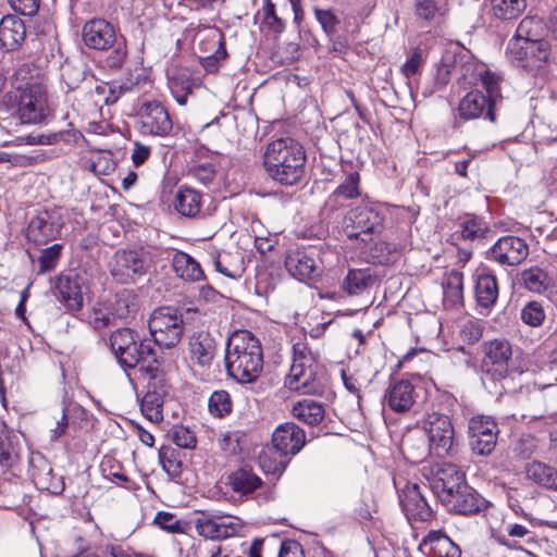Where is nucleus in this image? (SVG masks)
<instances>
[{
	"instance_id": "obj_14",
	"label": "nucleus",
	"mask_w": 557,
	"mask_h": 557,
	"mask_svg": "<svg viewBox=\"0 0 557 557\" xmlns=\"http://www.w3.org/2000/svg\"><path fill=\"white\" fill-rule=\"evenodd\" d=\"M467 484L465 473L456 465L442 462L433 471L430 487L443 504L456 490H461Z\"/></svg>"
},
{
	"instance_id": "obj_10",
	"label": "nucleus",
	"mask_w": 557,
	"mask_h": 557,
	"mask_svg": "<svg viewBox=\"0 0 557 557\" xmlns=\"http://www.w3.org/2000/svg\"><path fill=\"white\" fill-rule=\"evenodd\" d=\"M148 326L156 345L173 348L184 333L183 314L173 307L158 308L150 315Z\"/></svg>"
},
{
	"instance_id": "obj_45",
	"label": "nucleus",
	"mask_w": 557,
	"mask_h": 557,
	"mask_svg": "<svg viewBox=\"0 0 557 557\" xmlns=\"http://www.w3.org/2000/svg\"><path fill=\"white\" fill-rule=\"evenodd\" d=\"M159 462L162 469L172 478H178L183 471V458L177 448L162 446L159 449Z\"/></svg>"
},
{
	"instance_id": "obj_27",
	"label": "nucleus",
	"mask_w": 557,
	"mask_h": 557,
	"mask_svg": "<svg viewBox=\"0 0 557 557\" xmlns=\"http://www.w3.org/2000/svg\"><path fill=\"white\" fill-rule=\"evenodd\" d=\"M59 232V223L48 212H42L30 220L27 238L36 245H44L54 239Z\"/></svg>"
},
{
	"instance_id": "obj_59",
	"label": "nucleus",
	"mask_w": 557,
	"mask_h": 557,
	"mask_svg": "<svg viewBox=\"0 0 557 557\" xmlns=\"http://www.w3.org/2000/svg\"><path fill=\"white\" fill-rule=\"evenodd\" d=\"M113 50L107 58V64L109 67L120 69L127 57L126 44L123 37H119L116 44L111 47Z\"/></svg>"
},
{
	"instance_id": "obj_36",
	"label": "nucleus",
	"mask_w": 557,
	"mask_h": 557,
	"mask_svg": "<svg viewBox=\"0 0 557 557\" xmlns=\"http://www.w3.org/2000/svg\"><path fill=\"white\" fill-rule=\"evenodd\" d=\"M172 267L177 276L184 281L196 282L203 277L200 264L186 252H175L172 259Z\"/></svg>"
},
{
	"instance_id": "obj_63",
	"label": "nucleus",
	"mask_w": 557,
	"mask_h": 557,
	"mask_svg": "<svg viewBox=\"0 0 557 557\" xmlns=\"http://www.w3.org/2000/svg\"><path fill=\"white\" fill-rule=\"evenodd\" d=\"M189 175L199 183L208 185L209 183L212 182L215 175V170L213 164L206 162L190 168Z\"/></svg>"
},
{
	"instance_id": "obj_8",
	"label": "nucleus",
	"mask_w": 557,
	"mask_h": 557,
	"mask_svg": "<svg viewBox=\"0 0 557 557\" xmlns=\"http://www.w3.org/2000/svg\"><path fill=\"white\" fill-rule=\"evenodd\" d=\"M385 214L383 208L373 202H367L351 208L343 221V231L350 239L368 244L373 236L382 233Z\"/></svg>"
},
{
	"instance_id": "obj_56",
	"label": "nucleus",
	"mask_w": 557,
	"mask_h": 557,
	"mask_svg": "<svg viewBox=\"0 0 557 557\" xmlns=\"http://www.w3.org/2000/svg\"><path fill=\"white\" fill-rule=\"evenodd\" d=\"M481 85L486 91V97L493 102L500 97V76L491 71H484L480 74Z\"/></svg>"
},
{
	"instance_id": "obj_54",
	"label": "nucleus",
	"mask_w": 557,
	"mask_h": 557,
	"mask_svg": "<svg viewBox=\"0 0 557 557\" xmlns=\"http://www.w3.org/2000/svg\"><path fill=\"white\" fill-rule=\"evenodd\" d=\"M395 246L387 242H376L369 251V258L373 263H387L394 258Z\"/></svg>"
},
{
	"instance_id": "obj_42",
	"label": "nucleus",
	"mask_w": 557,
	"mask_h": 557,
	"mask_svg": "<svg viewBox=\"0 0 557 557\" xmlns=\"http://www.w3.org/2000/svg\"><path fill=\"white\" fill-rule=\"evenodd\" d=\"M213 264L218 272L233 280L240 278L245 271L244 261L239 253H219L218 257L214 258Z\"/></svg>"
},
{
	"instance_id": "obj_6",
	"label": "nucleus",
	"mask_w": 557,
	"mask_h": 557,
	"mask_svg": "<svg viewBox=\"0 0 557 557\" xmlns=\"http://www.w3.org/2000/svg\"><path fill=\"white\" fill-rule=\"evenodd\" d=\"M545 26L536 16H527L518 25L515 36L509 40L507 53L515 60L529 57L545 61L548 57V42L543 39Z\"/></svg>"
},
{
	"instance_id": "obj_49",
	"label": "nucleus",
	"mask_w": 557,
	"mask_h": 557,
	"mask_svg": "<svg viewBox=\"0 0 557 557\" xmlns=\"http://www.w3.org/2000/svg\"><path fill=\"white\" fill-rule=\"evenodd\" d=\"M196 529L203 537L223 540L220 516L202 517L197 519Z\"/></svg>"
},
{
	"instance_id": "obj_51",
	"label": "nucleus",
	"mask_w": 557,
	"mask_h": 557,
	"mask_svg": "<svg viewBox=\"0 0 557 557\" xmlns=\"http://www.w3.org/2000/svg\"><path fill=\"white\" fill-rule=\"evenodd\" d=\"M245 434L239 431L222 432L218 437L219 447L228 455H237L243 449Z\"/></svg>"
},
{
	"instance_id": "obj_61",
	"label": "nucleus",
	"mask_w": 557,
	"mask_h": 557,
	"mask_svg": "<svg viewBox=\"0 0 557 557\" xmlns=\"http://www.w3.org/2000/svg\"><path fill=\"white\" fill-rule=\"evenodd\" d=\"M263 23L276 34H281L285 28L283 20L275 14L274 4L270 0H267L263 7Z\"/></svg>"
},
{
	"instance_id": "obj_2",
	"label": "nucleus",
	"mask_w": 557,
	"mask_h": 557,
	"mask_svg": "<svg viewBox=\"0 0 557 557\" xmlns=\"http://www.w3.org/2000/svg\"><path fill=\"white\" fill-rule=\"evenodd\" d=\"M263 165L272 181L284 186H293L304 177L306 152L296 140L280 138L267 146Z\"/></svg>"
},
{
	"instance_id": "obj_44",
	"label": "nucleus",
	"mask_w": 557,
	"mask_h": 557,
	"mask_svg": "<svg viewBox=\"0 0 557 557\" xmlns=\"http://www.w3.org/2000/svg\"><path fill=\"white\" fill-rule=\"evenodd\" d=\"M208 41L212 44L214 51L212 54L201 57L200 62L208 73H214L219 69L220 60L225 59L227 53L225 50L223 37L218 30H212L208 35Z\"/></svg>"
},
{
	"instance_id": "obj_40",
	"label": "nucleus",
	"mask_w": 557,
	"mask_h": 557,
	"mask_svg": "<svg viewBox=\"0 0 557 557\" xmlns=\"http://www.w3.org/2000/svg\"><path fill=\"white\" fill-rule=\"evenodd\" d=\"M259 465L265 473L281 475L286 469L289 457L278 451L273 445L262 449L258 457Z\"/></svg>"
},
{
	"instance_id": "obj_43",
	"label": "nucleus",
	"mask_w": 557,
	"mask_h": 557,
	"mask_svg": "<svg viewBox=\"0 0 557 557\" xmlns=\"http://www.w3.org/2000/svg\"><path fill=\"white\" fill-rule=\"evenodd\" d=\"M138 310L137 296L132 289H122L115 294L112 304V313L119 319L126 320L135 315Z\"/></svg>"
},
{
	"instance_id": "obj_57",
	"label": "nucleus",
	"mask_w": 557,
	"mask_h": 557,
	"mask_svg": "<svg viewBox=\"0 0 557 557\" xmlns=\"http://www.w3.org/2000/svg\"><path fill=\"white\" fill-rule=\"evenodd\" d=\"M62 246L54 244L44 249L38 257L39 272H48L55 268V264L60 258Z\"/></svg>"
},
{
	"instance_id": "obj_16",
	"label": "nucleus",
	"mask_w": 557,
	"mask_h": 557,
	"mask_svg": "<svg viewBox=\"0 0 557 557\" xmlns=\"http://www.w3.org/2000/svg\"><path fill=\"white\" fill-rule=\"evenodd\" d=\"M22 123L39 124L49 114L47 97L38 85H32L22 91L17 109Z\"/></svg>"
},
{
	"instance_id": "obj_25",
	"label": "nucleus",
	"mask_w": 557,
	"mask_h": 557,
	"mask_svg": "<svg viewBox=\"0 0 557 557\" xmlns=\"http://www.w3.org/2000/svg\"><path fill=\"white\" fill-rule=\"evenodd\" d=\"M414 401V386L408 380L391 384L384 395V403L395 412L409 411Z\"/></svg>"
},
{
	"instance_id": "obj_30",
	"label": "nucleus",
	"mask_w": 557,
	"mask_h": 557,
	"mask_svg": "<svg viewBox=\"0 0 557 557\" xmlns=\"http://www.w3.org/2000/svg\"><path fill=\"white\" fill-rule=\"evenodd\" d=\"M30 475L35 485L40 490L54 494L62 491L59 479H55L52 473L50 462L40 454H36L30 458Z\"/></svg>"
},
{
	"instance_id": "obj_28",
	"label": "nucleus",
	"mask_w": 557,
	"mask_h": 557,
	"mask_svg": "<svg viewBox=\"0 0 557 557\" xmlns=\"http://www.w3.org/2000/svg\"><path fill=\"white\" fill-rule=\"evenodd\" d=\"M498 282L496 276L488 270L476 272L474 276V294L480 307L490 309L498 298Z\"/></svg>"
},
{
	"instance_id": "obj_64",
	"label": "nucleus",
	"mask_w": 557,
	"mask_h": 557,
	"mask_svg": "<svg viewBox=\"0 0 557 557\" xmlns=\"http://www.w3.org/2000/svg\"><path fill=\"white\" fill-rule=\"evenodd\" d=\"M314 15L317 21L321 24L323 30L327 35H333L336 32L338 20L329 10L315 9Z\"/></svg>"
},
{
	"instance_id": "obj_41",
	"label": "nucleus",
	"mask_w": 557,
	"mask_h": 557,
	"mask_svg": "<svg viewBox=\"0 0 557 557\" xmlns=\"http://www.w3.org/2000/svg\"><path fill=\"white\" fill-rule=\"evenodd\" d=\"M519 283L529 292L541 294L550 286V277L539 267L525 269L520 273Z\"/></svg>"
},
{
	"instance_id": "obj_34",
	"label": "nucleus",
	"mask_w": 557,
	"mask_h": 557,
	"mask_svg": "<svg viewBox=\"0 0 557 557\" xmlns=\"http://www.w3.org/2000/svg\"><path fill=\"white\" fill-rule=\"evenodd\" d=\"M375 282L370 268L351 269L343 281V289L350 296H359L369 290Z\"/></svg>"
},
{
	"instance_id": "obj_53",
	"label": "nucleus",
	"mask_w": 557,
	"mask_h": 557,
	"mask_svg": "<svg viewBox=\"0 0 557 557\" xmlns=\"http://www.w3.org/2000/svg\"><path fill=\"white\" fill-rule=\"evenodd\" d=\"M360 175L357 172L348 174L343 183H341L333 195L337 198L354 199L360 196L359 189Z\"/></svg>"
},
{
	"instance_id": "obj_18",
	"label": "nucleus",
	"mask_w": 557,
	"mask_h": 557,
	"mask_svg": "<svg viewBox=\"0 0 557 557\" xmlns=\"http://www.w3.org/2000/svg\"><path fill=\"white\" fill-rule=\"evenodd\" d=\"M188 359L193 367L210 369L216 354L214 337L207 331L195 332L188 338Z\"/></svg>"
},
{
	"instance_id": "obj_35",
	"label": "nucleus",
	"mask_w": 557,
	"mask_h": 557,
	"mask_svg": "<svg viewBox=\"0 0 557 557\" xmlns=\"http://www.w3.org/2000/svg\"><path fill=\"white\" fill-rule=\"evenodd\" d=\"M201 194L189 187H180L174 198V208L183 216L194 218L201 209Z\"/></svg>"
},
{
	"instance_id": "obj_58",
	"label": "nucleus",
	"mask_w": 557,
	"mask_h": 557,
	"mask_svg": "<svg viewBox=\"0 0 557 557\" xmlns=\"http://www.w3.org/2000/svg\"><path fill=\"white\" fill-rule=\"evenodd\" d=\"M482 335L483 327L480 321L468 319L461 324L459 336L465 343L474 344L480 341Z\"/></svg>"
},
{
	"instance_id": "obj_1",
	"label": "nucleus",
	"mask_w": 557,
	"mask_h": 557,
	"mask_svg": "<svg viewBox=\"0 0 557 557\" xmlns=\"http://www.w3.org/2000/svg\"><path fill=\"white\" fill-rule=\"evenodd\" d=\"M227 374L240 384L256 382L263 371V351L260 341L247 330L235 331L225 351Z\"/></svg>"
},
{
	"instance_id": "obj_60",
	"label": "nucleus",
	"mask_w": 557,
	"mask_h": 557,
	"mask_svg": "<svg viewBox=\"0 0 557 557\" xmlns=\"http://www.w3.org/2000/svg\"><path fill=\"white\" fill-rule=\"evenodd\" d=\"M223 540L242 534L245 523L235 516H220Z\"/></svg>"
},
{
	"instance_id": "obj_32",
	"label": "nucleus",
	"mask_w": 557,
	"mask_h": 557,
	"mask_svg": "<svg viewBox=\"0 0 557 557\" xmlns=\"http://www.w3.org/2000/svg\"><path fill=\"white\" fill-rule=\"evenodd\" d=\"M458 228L463 240L475 242L485 239L491 234L485 218L474 213H465L459 218Z\"/></svg>"
},
{
	"instance_id": "obj_48",
	"label": "nucleus",
	"mask_w": 557,
	"mask_h": 557,
	"mask_svg": "<svg viewBox=\"0 0 557 557\" xmlns=\"http://www.w3.org/2000/svg\"><path fill=\"white\" fill-rule=\"evenodd\" d=\"M545 310L540 301L531 300L527 302L520 312L522 322L529 326H541L545 320Z\"/></svg>"
},
{
	"instance_id": "obj_31",
	"label": "nucleus",
	"mask_w": 557,
	"mask_h": 557,
	"mask_svg": "<svg viewBox=\"0 0 557 557\" xmlns=\"http://www.w3.org/2000/svg\"><path fill=\"white\" fill-rule=\"evenodd\" d=\"M227 480L233 492L242 497H248L262 485L261 478L248 466L232 471Z\"/></svg>"
},
{
	"instance_id": "obj_33",
	"label": "nucleus",
	"mask_w": 557,
	"mask_h": 557,
	"mask_svg": "<svg viewBox=\"0 0 557 557\" xmlns=\"http://www.w3.org/2000/svg\"><path fill=\"white\" fill-rule=\"evenodd\" d=\"M169 89L180 106H185L196 82L188 70H178L168 76Z\"/></svg>"
},
{
	"instance_id": "obj_20",
	"label": "nucleus",
	"mask_w": 557,
	"mask_h": 557,
	"mask_svg": "<svg viewBox=\"0 0 557 557\" xmlns=\"http://www.w3.org/2000/svg\"><path fill=\"white\" fill-rule=\"evenodd\" d=\"M57 288L65 307L71 311H78L83 308L84 296L88 292L85 275L70 273L58 278Z\"/></svg>"
},
{
	"instance_id": "obj_21",
	"label": "nucleus",
	"mask_w": 557,
	"mask_h": 557,
	"mask_svg": "<svg viewBox=\"0 0 557 557\" xmlns=\"http://www.w3.org/2000/svg\"><path fill=\"white\" fill-rule=\"evenodd\" d=\"M400 504L408 520L428 521L433 510L418 484H407L400 495Z\"/></svg>"
},
{
	"instance_id": "obj_52",
	"label": "nucleus",
	"mask_w": 557,
	"mask_h": 557,
	"mask_svg": "<svg viewBox=\"0 0 557 557\" xmlns=\"http://www.w3.org/2000/svg\"><path fill=\"white\" fill-rule=\"evenodd\" d=\"M113 317L108 307L103 304H96L87 314V322L92 329L100 331L111 324Z\"/></svg>"
},
{
	"instance_id": "obj_9",
	"label": "nucleus",
	"mask_w": 557,
	"mask_h": 557,
	"mask_svg": "<svg viewBox=\"0 0 557 557\" xmlns=\"http://www.w3.org/2000/svg\"><path fill=\"white\" fill-rule=\"evenodd\" d=\"M137 379L145 382L147 388L140 401L143 414L150 422L160 423L163 420V403L166 394L165 379L160 364L140 367Z\"/></svg>"
},
{
	"instance_id": "obj_5",
	"label": "nucleus",
	"mask_w": 557,
	"mask_h": 557,
	"mask_svg": "<svg viewBox=\"0 0 557 557\" xmlns=\"http://www.w3.org/2000/svg\"><path fill=\"white\" fill-rule=\"evenodd\" d=\"M110 346L117 362L124 368L136 369L137 376L140 367L159 364L158 354L151 343L141 339L132 329L124 327L113 332Z\"/></svg>"
},
{
	"instance_id": "obj_13",
	"label": "nucleus",
	"mask_w": 557,
	"mask_h": 557,
	"mask_svg": "<svg viewBox=\"0 0 557 557\" xmlns=\"http://www.w3.org/2000/svg\"><path fill=\"white\" fill-rule=\"evenodd\" d=\"M469 444L472 451L480 456L490 455L496 445L498 426L490 416H474L468 425Z\"/></svg>"
},
{
	"instance_id": "obj_12",
	"label": "nucleus",
	"mask_w": 557,
	"mask_h": 557,
	"mask_svg": "<svg viewBox=\"0 0 557 557\" xmlns=\"http://www.w3.org/2000/svg\"><path fill=\"white\" fill-rule=\"evenodd\" d=\"M138 131L143 135L166 137L173 129L168 109L158 100L143 101L137 109Z\"/></svg>"
},
{
	"instance_id": "obj_4",
	"label": "nucleus",
	"mask_w": 557,
	"mask_h": 557,
	"mask_svg": "<svg viewBox=\"0 0 557 557\" xmlns=\"http://www.w3.org/2000/svg\"><path fill=\"white\" fill-rule=\"evenodd\" d=\"M165 251L153 246L117 250L110 264L112 276L122 284L134 283L150 273Z\"/></svg>"
},
{
	"instance_id": "obj_38",
	"label": "nucleus",
	"mask_w": 557,
	"mask_h": 557,
	"mask_svg": "<svg viewBox=\"0 0 557 557\" xmlns=\"http://www.w3.org/2000/svg\"><path fill=\"white\" fill-rule=\"evenodd\" d=\"M443 300L445 305L456 306L463 301V274L451 270L443 281Z\"/></svg>"
},
{
	"instance_id": "obj_22",
	"label": "nucleus",
	"mask_w": 557,
	"mask_h": 557,
	"mask_svg": "<svg viewBox=\"0 0 557 557\" xmlns=\"http://www.w3.org/2000/svg\"><path fill=\"white\" fill-rule=\"evenodd\" d=\"M305 443V431L293 422L278 425L272 435V445L288 457L299 453Z\"/></svg>"
},
{
	"instance_id": "obj_15",
	"label": "nucleus",
	"mask_w": 557,
	"mask_h": 557,
	"mask_svg": "<svg viewBox=\"0 0 557 557\" xmlns=\"http://www.w3.org/2000/svg\"><path fill=\"white\" fill-rule=\"evenodd\" d=\"M319 251L313 247L289 251L285 258L288 273L299 280H313L321 274Z\"/></svg>"
},
{
	"instance_id": "obj_47",
	"label": "nucleus",
	"mask_w": 557,
	"mask_h": 557,
	"mask_svg": "<svg viewBox=\"0 0 557 557\" xmlns=\"http://www.w3.org/2000/svg\"><path fill=\"white\" fill-rule=\"evenodd\" d=\"M103 478L123 485L129 481L122 463L112 456H104L100 463Z\"/></svg>"
},
{
	"instance_id": "obj_39",
	"label": "nucleus",
	"mask_w": 557,
	"mask_h": 557,
	"mask_svg": "<svg viewBox=\"0 0 557 557\" xmlns=\"http://www.w3.org/2000/svg\"><path fill=\"white\" fill-rule=\"evenodd\" d=\"M292 413L297 420L308 425H318L323 421L325 410L322 404L305 399L294 405Z\"/></svg>"
},
{
	"instance_id": "obj_46",
	"label": "nucleus",
	"mask_w": 557,
	"mask_h": 557,
	"mask_svg": "<svg viewBox=\"0 0 557 557\" xmlns=\"http://www.w3.org/2000/svg\"><path fill=\"white\" fill-rule=\"evenodd\" d=\"M493 14L499 20L518 17L527 8L525 0H491Z\"/></svg>"
},
{
	"instance_id": "obj_55",
	"label": "nucleus",
	"mask_w": 557,
	"mask_h": 557,
	"mask_svg": "<svg viewBox=\"0 0 557 557\" xmlns=\"http://www.w3.org/2000/svg\"><path fill=\"white\" fill-rule=\"evenodd\" d=\"M169 436L172 440V442L181 448L191 449L195 448L197 443L194 433L188 428H185L183 425L174 426L170 431Z\"/></svg>"
},
{
	"instance_id": "obj_19",
	"label": "nucleus",
	"mask_w": 557,
	"mask_h": 557,
	"mask_svg": "<svg viewBox=\"0 0 557 557\" xmlns=\"http://www.w3.org/2000/svg\"><path fill=\"white\" fill-rule=\"evenodd\" d=\"M84 44L94 50H108L116 44L115 27L104 18H92L85 23L82 32Z\"/></svg>"
},
{
	"instance_id": "obj_50",
	"label": "nucleus",
	"mask_w": 557,
	"mask_h": 557,
	"mask_svg": "<svg viewBox=\"0 0 557 557\" xmlns=\"http://www.w3.org/2000/svg\"><path fill=\"white\" fill-rule=\"evenodd\" d=\"M209 411L219 418L225 417L232 411L233 403L226 391H215L209 398Z\"/></svg>"
},
{
	"instance_id": "obj_24",
	"label": "nucleus",
	"mask_w": 557,
	"mask_h": 557,
	"mask_svg": "<svg viewBox=\"0 0 557 557\" xmlns=\"http://www.w3.org/2000/svg\"><path fill=\"white\" fill-rule=\"evenodd\" d=\"M494 104L482 91L472 90L468 92L459 102V116L463 120H473L483 117L491 122L495 121Z\"/></svg>"
},
{
	"instance_id": "obj_17",
	"label": "nucleus",
	"mask_w": 557,
	"mask_h": 557,
	"mask_svg": "<svg viewBox=\"0 0 557 557\" xmlns=\"http://www.w3.org/2000/svg\"><path fill=\"white\" fill-rule=\"evenodd\" d=\"M529 255L527 243L520 237L503 236L490 249V259L500 265L520 264Z\"/></svg>"
},
{
	"instance_id": "obj_37",
	"label": "nucleus",
	"mask_w": 557,
	"mask_h": 557,
	"mask_svg": "<svg viewBox=\"0 0 557 557\" xmlns=\"http://www.w3.org/2000/svg\"><path fill=\"white\" fill-rule=\"evenodd\" d=\"M528 479L545 488L557 491V469L541 461H532L527 465Z\"/></svg>"
},
{
	"instance_id": "obj_23",
	"label": "nucleus",
	"mask_w": 557,
	"mask_h": 557,
	"mask_svg": "<svg viewBox=\"0 0 557 557\" xmlns=\"http://www.w3.org/2000/svg\"><path fill=\"white\" fill-rule=\"evenodd\" d=\"M455 492L456 493L454 495L443 503L446 509L450 512L471 516L479 513L486 506L485 499L468 484L461 490H456Z\"/></svg>"
},
{
	"instance_id": "obj_3",
	"label": "nucleus",
	"mask_w": 557,
	"mask_h": 557,
	"mask_svg": "<svg viewBox=\"0 0 557 557\" xmlns=\"http://www.w3.org/2000/svg\"><path fill=\"white\" fill-rule=\"evenodd\" d=\"M326 384L323 369L306 343L293 345V362L285 379V386L304 395L322 394Z\"/></svg>"
},
{
	"instance_id": "obj_11",
	"label": "nucleus",
	"mask_w": 557,
	"mask_h": 557,
	"mask_svg": "<svg viewBox=\"0 0 557 557\" xmlns=\"http://www.w3.org/2000/svg\"><path fill=\"white\" fill-rule=\"evenodd\" d=\"M484 357L481 363L482 382L496 383L508 374V363L512 355L511 345L506 339H493L484 343Z\"/></svg>"
},
{
	"instance_id": "obj_7",
	"label": "nucleus",
	"mask_w": 557,
	"mask_h": 557,
	"mask_svg": "<svg viewBox=\"0 0 557 557\" xmlns=\"http://www.w3.org/2000/svg\"><path fill=\"white\" fill-rule=\"evenodd\" d=\"M421 431L426 440L413 451L416 459H424L429 455L444 457L448 455L454 443V426L448 416L433 412L422 422Z\"/></svg>"
},
{
	"instance_id": "obj_62",
	"label": "nucleus",
	"mask_w": 557,
	"mask_h": 557,
	"mask_svg": "<svg viewBox=\"0 0 557 557\" xmlns=\"http://www.w3.org/2000/svg\"><path fill=\"white\" fill-rule=\"evenodd\" d=\"M54 423L49 429V438L51 442H57L60 437H62L69 428V420L66 410L64 407L53 417Z\"/></svg>"
},
{
	"instance_id": "obj_26",
	"label": "nucleus",
	"mask_w": 557,
	"mask_h": 557,
	"mask_svg": "<svg viewBox=\"0 0 557 557\" xmlns=\"http://www.w3.org/2000/svg\"><path fill=\"white\" fill-rule=\"evenodd\" d=\"M419 548L434 557H460L461 549L442 530L430 531L421 541Z\"/></svg>"
},
{
	"instance_id": "obj_29",
	"label": "nucleus",
	"mask_w": 557,
	"mask_h": 557,
	"mask_svg": "<svg viewBox=\"0 0 557 557\" xmlns=\"http://www.w3.org/2000/svg\"><path fill=\"white\" fill-rule=\"evenodd\" d=\"M26 36L24 22L15 15H7L0 21V48L16 50Z\"/></svg>"
}]
</instances>
